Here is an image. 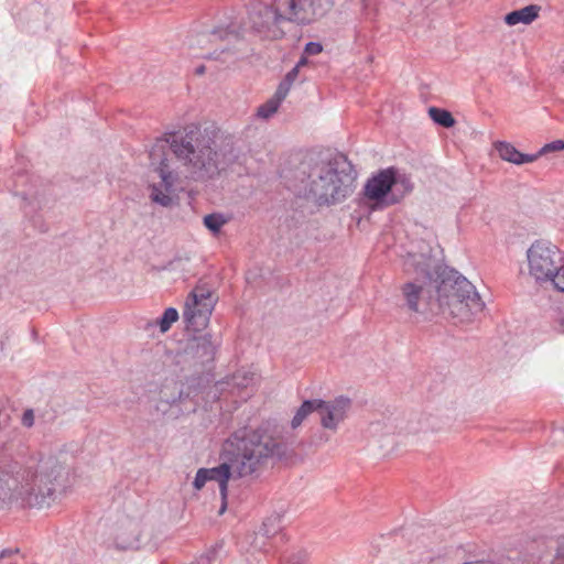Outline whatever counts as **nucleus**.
<instances>
[{
	"instance_id": "obj_1",
	"label": "nucleus",
	"mask_w": 564,
	"mask_h": 564,
	"mask_svg": "<svg viewBox=\"0 0 564 564\" xmlns=\"http://www.w3.org/2000/svg\"><path fill=\"white\" fill-rule=\"evenodd\" d=\"M172 154L194 181L218 176L239 158L232 137H220L214 126L188 124L183 130L158 138L149 151L152 165L158 164L161 181L151 185V199L169 207L176 196L178 174L172 166Z\"/></svg>"
},
{
	"instance_id": "obj_2",
	"label": "nucleus",
	"mask_w": 564,
	"mask_h": 564,
	"mask_svg": "<svg viewBox=\"0 0 564 564\" xmlns=\"http://www.w3.org/2000/svg\"><path fill=\"white\" fill-rule=\"evenodd\" d=\"M294 435L284 436L269 422L258 429L243 427L234 432L223 444L220 464L207 470L209 481L218 484L223 514L227 508L228 482L231 478L259 477L273 458L281 459L294 451Z\"/></svg>"
},
{
	"instance_id": "obj_3",
	"label": "nucleus",
	"mask_w": 564,
	"mask_h": 564,
	"mask_svg": "<svg viewBox=\"0 0 564 564\" xmlns=\"http://www.w3.org/2000/svg\"><path fill=\"white\" fill-rule=\"evenodd\" d=\"M69 469L55 457L22 465L7 455L0 457V510L50 508L66 490Z\"/></svg>"
},
{
	"instance_id": "obj_4",
	"label": "nucleus",
	"mask_w": 564,
	"mask_h": 564,
	"mask_svg": "<svg viewBox=\"0 0 564 564\" xmlns=\"http://www.w3.org/2000/svg\"><path fill=\"white\" fill-rule=\"evenodd\" d=\"M284 178L288 188L296 196L322 207L339 204L351 195L356 171L341 153L308 152Z\"/></svg>"
},
{
	"instance_id": "obj_5",
	"label": "nucleus",
	"mask_w": 564,
	"mask_h": 564,
	"mask_svg": "<svg viewBox=\"0 0 564 564\" xmlns=\"http://www.w3.org/2000/svg\"><path fill=\"white\" fill-rule=\"evenodd\" d=\"M425 263V292L427 310L457 322H470L485 304L475 286L458 271L445 264L444 250L435 243Z\"/></svg>"
},
{
	"instance_id": "obj_6",
	"label": "nucleus",
	"mask_w": 564,
	"mask_h": 564,
	"mask_svg": "<svg viewBox=\"0 0 564 564\" xmlns=\"http://www.w3.org/2000/svg\"><path fill=\"white\" fill-rule=\"evenodd\" d=\"M529 273L535 282L551 283L552 286L564 292V257L553 243L538 240L527 251Z\"/></svg>"
},
{
	"instance_id": "obj_7",
	"label": "nucleus",
	"mask_w": 564,
	"mask_h": 564,
	"mask_svg": "<svg viewBox=\"0 0 564 564\" xmlns=\"http://www.w3.org/2000/svg\"><path fill=\"white\" fill-rule=\"evenodd\" d=\"M412 189L409 180L401 177L395 167L380 170L364 186V197L373 210L398 204Z\"/></svg>"
},
{
	"instance_id": "obj_8",
	"label": "nucleus",
	"mask_w": 564,
	"mask_h": 564,
	"mask_svg": "<svg viewBox=\"0 0 564 564\" xmlns=\"http://www.w3.org/2000/svg\"><path fill=\"white\" fill-rule=\"evenodd\" d=\"M161 535L152 525L142 524L132 519L121 521L115 535V545L118 550H156Z\"/></svg>"
},
{
	"instance_id": "obj_9",
	"label": "nucleus",
	"mask_w": 564,
	"mask_h": 564,
	"mask_svg": "<svg viewBox=\"0 0 564 564\" xmlns=\"http://www.w3.org/2000/svg\"><path fill=\"white\" fill-rule=\"evenodd\" d=\"M216 303L214 294L204 288L196 286L187 296L183 318L187 329L198 332L209 322Z\"/></svg>"
},
{
	"instance_id": "obj_10",
	"label": "nucleus",
	"mask_w": 564,
	"mask_h": 564,
	"mask_svg": "<svg viewBox=\"0 0 564 564\" xmlns=\"http://www.w3.org/2000/svg\"><path fill=\"white\" fill-rule=\"evenodd\" d=\"M283 7L288 22L305 26L323 19L334 7V0H285Z\"/></svg>"
},
{
	"instance_id": "obj_11",
	"label": "nucleus",
	"mask_w": 564,
	"mask_h": 564,
	"mask_svg": "<svg viewBox=\"0 0 564 564\" xmlns=\"http://www.w3.org/2000/svg\"><path fill=\"white\" fill-rule=\"evenodd\" d=\"M220 346L219 337L207 333L200 336H194L188 339L184 351L183 361L202 372L210 370L215 360L217 348Z\"/></svg>"
},
{
	"instance_id": "obj_12",
	"label": "nucleus",
	"mask_w": 564,
	"mask_h": 564,
	"mask_svg": "<svg viewBox=\"0 0 564 564\" xmlns=\"http://www.w3.org/2000/svg\"><path fill=\"white\" fill-rule=\"evenodd\" d=\"M317 403L321 426L333 433L338 431L352 406L351 399L346 395H338L332 400L317 399Z\"/></svg>"
},
{
	"instance_id": "obj_13",
	"label": "nucleus",
	"mask_w": 564,
	"mask_h": 564,
	"mask_svg": "<svg viewBox=\"0 0 564 564\" xmlns=\"http://www.w3.org/2000/svg\"><path fill=\"white\" fill-rule=\"evenodd\" d=\"M181 386L185 402L183 411L188 413L196 412L197 408L208 403L214 389L203 375L191 377L186 383H181Z\"/></svg>"
},
{
	"instance_id": "obj_14",
	"label": "nucleus",
	"mask_w": 564,
	"mask_h": 564,
	"mask_svg": "<svg viewBox=\"0 0 564 564\" xmlns=\"http://www.w3.org/2000/svg\"><path fill=\"white\" fill-rule=\"evenodd\" d=\"M284 7L278 9L273 6L260 4L253 11V26L258 31L270 30L272 26L279 25L281 22L286 21L283 17Z\"/></svg>"
},
{
	"instance_id": "obj_15",
	"label": "nucleus",
	"mask_w": 564,
	"mask_h": 564,
	"mask_svg": "<svg viewBox=\"0 0 564 564\" xmlns=\"http://www.w3.org/2000/svg\"><path fill=\"white\" fill-rule=\"evenodd\" d=\"M494 148L498 152L501 160L516 165L532 163L536 161V155L521 153L512 143L507 141H496L494 143Z\"/></svg>"
},
{
	"instance_id": "obj_16",
	"label": "nucleus",
	"mask_w": 564,
	"mask_h": 564,
	"mask_svg": "<svg viewBox=\"0 0 564 564\" xmlns=\"http://www.w3.org/2000/svg\"><path fill=\"white\" fill-rule=\"evenodd\" d=\"M160 402L158 409H161V405L172 406V405H181V409L184 408V394L182 391V386L176 381L166 382L160 390L159 393Z\"/></svg>"
},
{
	"instance_id": "obj_17",
	"label": "nucleus",
	"mask_w": 564,
	"mask_h": 564,
	"mask_svg": "<svg viewBox=\"0 0 564 564\" xmlns=\"http://www.w3.org/2000/svg\"><path fill=\"white\" fill-rule=\"evenodd\" d=\"M540 7L535 4L527 6L520 10H514L506 14L505 22L508 25L518 23L530 24L539 17Z\"/></svg>"
},
{
	"instance_id": "obj_18",
	"label": "nucleus",
	"mask_w": 564,
	"mask_h": 564,
	"mask_svg": "<svg viewBox=\"0 0 564 564\" xmlns=\"http://www.w3.org/2000/svg\"><path fill=\"white\" fill-rule=\"evenodd\" d=\"M229 36L237 37V33L230 31L228 28H216L212 31H204L196 35V43L200 46L206 44L216 43L218 41H224Z\"/></svg>"
},
{
	"instance_id": "obj_19",
	"label": "nucleus",
	"mask_w": 564,
	"mask_h": 564,
	"mask_svg": "<svg viewBox=\"0 0 564 564\" xmlns=\"http://www.w3.org/2000/svg\"><path fill=\"white\" fill-rule=\"evenodd\" d=\"M317 399L304 400L302 404L297 408L293 419L291 420V429H297L310 414L316 412L317 413Z\"/></svg>"
},
{
	"instance_id": "obj_20",
	"label": "nucleus",
	"mask_w": 564,
	"mask_h": 564,
	"mask_svg": "<svg viewBox=\"0 0 564 564\" xmlns=\"http://www.w3.org/2000/svg\"><path fill=\"white\" fill-rule=\"evenodd\" d=\"M422 285L408 282L402 286V294L410 311L419 313V301L421 297Z\"/></svg>"
},
{
	"instance_id": "obj_21",
	"label": "nucleus",
	"mask_w": 564,
	"mask_h": 564,
	"mask_svg": "<svg viewBox=\"0 0 564 564\" xmlns=\"http://www.w3.org/2000/svg\"><path fill=\"white\" fill-rule=\"evenodd\" d=\"M427 115L435 124L442 128L449 129L456 124V120L452 112L444 108L430 107L427 109Z\"/></svg>"
},
{
	"instance_id": "obj_22",
	"label": "nucleus",
	"mask_w": 564,
	"mask_h": 564,
	"mask_svg": "<svg viewBox=\"0 0 564 564\" xmlns=\"http://www.w3.org/2000/svg\"><path fill=\"white\" fill-rule=\"evenodd\" d=\"M283 528L282 516L279 513L271 514L265 518L259 533L265 538H272Z\"/></svg>"
},
{
	"instance_id": "obj_23",
	"label": "nucleus",
	"mask_w": 564,
	"mask_h": 564,
	"mask_svg": "<svg viewBox=\"0 0 564 564\" xmlns=\"http://www.w3.org/2000/svg\"><path fill=\"white\" fill-rule=\"evenodd\" d=\"M423 254L420 253H408L403 259V270L408 274L422 273L423 272Z\"/></svg>"
},
{
	"instance_id": "obj_24",
	"label": "nucleus",
	"mask_w": 564,
	"mask_h": 564,
	"mask_svg": "<svg viewBox=\"0 0 564 564\" xmlns=\"http://www.w3.org/2000/svg\"><path fill=\"white\" fill-rule=\"evenodd\" d=\"M282 101L283 100L280 99L276 95H273L269 100H267L258 108L257 116L262 119H269L278 111Z\"/></svg>"
},
{
	"instance_id": "obj_25",
	"label": "nucleus",
	"mask_w": 564,
	"mask_h": 564,
	"mask_svg": "<svg viewBox=\"0 0 564 564\" xmlns=\"http://www.w3.org/2000/svg\"><path fill=\"white\" fill-rule=\"evenodd\" d=\"M203 223L209 231L218 234L221 227L227 223V218L220 213H213L206 215Z\"/></svg>"
},
{
	"instance_id": "obj_26",
	"label": "nucleus",
	"mask_w": 564,
	"mask_h": 564,
	"mask_svg": "<svg viewBox=\"0 0 564 564\" xmlns=\"http://www.w3.org/2000/svg\"><path fill=\"white\" fill-rule=\"evenodd\" d=\"M178 319V312L174 307H169L164 311L161 318L158 319L156 324L160 327L162 333H165L170 329L173 323Z\"/></svg>"
},
{
	"instance_id": "obj_27",
	"label": "nucleus",
	"mask_w": 564,
	"mask_h": 564,
	"mask_svg": "<svg viewBox=\"0 0 564 564\" xmlns=\"http://www.w3.org/2000/svg\"><path fill=\"white\" fill-rule=\"evenodd\" d=\"M223 545V542L216 543L206 553L202 554L198 558H196V561L193 562L192 564H213V562L219 557Z\"/></svg>"
},
{
	"instance_id": "obj_28",
	"label": "nucleus",
	"mask_w": 564,
	"mask_h": 564,
	"mask_svg": "<svg viewBox=\"0 0 564 564\" xmlns=\"http://www.w3.org/2000/svg\"><path fill=\"white\" fill-rule=\"evenodd\" d=\"M564 150V141L563 140H555L550 143L544 144L536 153H533L532 155H536V160L541 158L544 154H547L550 152H557Z\"/></svg>"
},
{
	"instance_id": "obj_29",
	"label": "nucleus",
	"mask_w": 564,
	"mask_h": 564,
	"mask_svg": "<svg viewBox=\"0 0 564 564\" xmlns=\"http://www.w3.org/2000/svg\"><path fill=\"white\" fill-rule=\"evenodd\" d=\"M19 549H6L0 552V564H18Z\"/></svg>"
},
{
	"instance_id": "obj_30",
	"label": "nucleus",
	"mask_w": 564,
	"mask_h": 564,
	"mask_svg": "<svg viewBox=\"0 0 564 564\" xmlns=\"http://www.w3.org/2000/svg\"><path fill=\"white\" fill-rule=\"evenodd\" d=\"M423 561V551L421 550L420 543L415 546L414 550L409 551L402 562L403 564H422Z\"/></svg>"
},
{
	"instance_id": "obj_31",
	"label": "nucleus",
	"mask_w": 564,
	"mask_h": 564,
	"mask_svg": "<svg viewBox=\"0 0 564 564\" xmlns=\"http://www.w3.org/2000/svg\"><path fill=\"white\" fill-rule=\"evenodd\" d=\"M209 473H214V471L213 470H207V468H199L197 470L196 476H195L194 481H193V486H194L195 489L200 490L205 486V484L207 481H209L208 480V474Z\"/></svg>"
},
{
	"instance_id": "obj_32",
	"label": "nucleus",
	"mask_w": 564,
	"mask_h": 564,
	"mask_svg": "<svg viewBox=\"0 0 564 564\" xmlns=\"http://www.w3.org/2000/svg\"><path fill=\"white\" fill-rule=\"evenodd\" d=\"M306 558V554L302 551L292 553L288 557L281 560L280 564H303Z\"/></svg>"
},
{
	"instance_id": "obj_33",
	"label": "nucleus",
	"mask_w": 564,
	"mask_h": 564,
	"mask_svg": "<svg viewBox=\"0 0 564 564\" xmlns=\"http://www.w3.org/2000/svg\"><path fill=\"white\" fill-rule=\"evenodd\" d=\"M292 85H293V83L286 82V79L283 78L281 80V83L279 84L274 95H276L280 99L284 100L285 97L288 96Z\"/></svg>"
},
{
	"instance_id": "obj_34",
	"label": "nucleus",
	"mask_w": 564,
	"mask_h": 564,
	"mask_svg": "<svg viewBox=\"0 0 564 564\" xmlns=\"http://www.w3.org/2000/svg\"><path fill=\"white\" fill-rule=\"evenodd\" d=\"M21 424L26 427V429H30L34 425V411L33 409H26L23 414H22V417H21Z\"/></svg>"
},
{
	"instance_id": "obj_35",
	"label": "nucleus",
	"mask_w": 564,
	"mask_h": 564,
	"mask_svg": "<svg viewBox=\"0 0 564 564\" xmlns=\"http://www.w3.org/2000/svg\"><path fill=\"white\" fill-rule=\"evenodd\" d=\"M323 45L318 42H308L305 44L304 54L306 55H317L322 53Z\"/></svg>"
},
{
	"instance_id": "obj_36",
	"label": "nucleus",
	"mask_w": 564,
	"mask_h": 564,
	"mask_svg": "<svg viewBox=\"0 0 564 564\" xmlns=\"http://www.w3.org/2000/svg\"><path fill=\"white\" fill-rule=\"evenodd\" d=\"M424 241H427V242H429V248H430V249H431V248H433V247H435V243H437V245L440 246V243H438V241H437L436 236L431 237V235H429V237H427V238H424ZM431 254H432V251H431V250L429 251V254H426V253H425V263H427V261H429V257H430Z\"/></svg>"
},
{
	"instance_id": "obj_37",
	"label": "nucleus",
	"mask_w": 564,
	"mask_h": 564,
	"mask_svg": "<svg viewBox=\"0 0 564 564\" xmlns=\"http://www.w3.org/2000/svg\"><path fill=\"white\" fill-rule=\"evenodd\" d=\"M299 74H300V72L297 70V68H292L290 72L286 73L284 78L286 79V82H291L294 84V82L299 77Z\"/></svg>"
},
{
	"instance_id": "obj_38",
	"label": "nucleus",
	"mask_w": 564,
	"mask_h": 564,
	"mask_svg": "<svg viewBox=\"0 0 564 564\" xmlns=\"http://www.w3.org/2000/svg\"><path fill=\"white\" fill-rule=\"evenodd\" d=\"M307 63H308L307 57L303 55V56L299 59V62L296 63V65H295L293 68H297V70L300 72L301 67H303V66L307 65Z\"/></svg>"
},
{
	"instance_id": "obj_39",
	"label": "nucleus",
	"mask_w": 564,
	"mask_h": 564,
	"mask_svg": "<svg viewBox=\"0 0 564 564\" xmlns=\"http://www.w3.org/2000/svg\"><path fill=\"white\" fill-rule=\"evenodd\" d=\"M555 556L560 557V558H564V539L560 542Z\"/></svg>"
},
{
	"instance_id": "obj_40",
	"label": "nucleus",
	"mask_w": 564,
	"mask_h": 564,
	"mask_svg": "<svg viewBox=\"0 0 564 564\" xmlns=\"http://www.w3.org/2000/svg\"><path fill=\"white\" fill-rule=\"evenodd\" d=\"M217 51H218V50H215L214 52H209V53H207V54H203V55H202V57H204V58H209V59H212V58H217V56H218Z\"/></svg>"
},
{
	"instance_id": "obj_41",
	"label": "nucleus",
	"mask_w": 564,
	"mask_h": 564,
	"mask_svg": "<svg viewBox=\"0 0 564 564\" xmlns=\"http://www.w3.org/2000/svg\"><path fill=\"white\" fill-rule=\"evenodd\" d=\"M329 435L327 433H322L319 436H318V442L319 443H327L329 441Z\"/></svg>"
},
{
	"instance_id": "obj_42",
	"label": "nucleus",
	"mask_w": 564,
	"mask_h": 564,
	"mask_svg": "<svg viewBox=\"0 0 564 564\" xmlns=\"http://www.w3.org/2000/svg\"><path fill=\"white\" fill-rule=\"evenodd\" d=\"M557 330L561 333V334H564V316L561 317L557 322Z\"/></svg>"
},
{
	"instance_id": "obj_43",
	"label": "nucleus",
	"mask_w": 564,
	"mask_h": 564,
	"mask_svg": "<svg viewBox=\"0 0 564 564\" xmlns=\"http://www.w3.org/2000/svg\"><path fill=\"white\" fill-rule=\"evenodd\" d=\"M205 70H206L205 65H199L198 67H196L195 74L196 75H203L205 73Z\"/></svg>"
},
{
	"instance_id": "obj_44",
	"label": "nucleus",
	"mask_w": 564,
	"mask_h": 564,
	"mask_svg": "<svg viewBox=\"0 0 564 564\" xmlns=\"http://www.w3.org/2000/svg\"><path fill=\"white\" fill-rule=\"evenodd\" d=\"M550 564H564V558L556 557Z\"/></svg>"
},
{
	"instance_id": "obj_45",
	"label": "nucleus",
	"mask_w": 564,
	"mask_h": 564,
	"mask_svg": "<svg viewBox=\"0 0 564 564\" xmlns=\"http://www.w3.org/2000/svg\"><path fill=\"white\" fill-rule=\"evenodd\" d=\"M248 378L243 377V382H237V386H247L248 384Z\"/></svg>"
},
{
	"instance_id": "obj_46",
	"label": "nucleus",
	"mask_w": 564,
	"mask_h": 564,
	"mask_svg": "<svg viewBox=\"0 0 564 564\" xmlns=\"http://www.w3.org/2000/svg\"><path fill=\"white\" fill-rule=\"evenodd\" d=\"M217 398H218V395H217V392L215 391V392L213 393L212 399H213V401H215Z\"/></svg>"
},
{
	"instance_id": "obj_47",
	"label": "nucleus",
	"mask_w": 564,
	"mask_h": 564,
	"mask_svg": "<svg viewBox=\"0 0 564 564\" xmlns=\"http://www.w3.org/2000/svg\"><path fill=\"white\" fill-rule=\"evenodd\" d=\"M226 48H227V47L221 46V47H220V50H219V52H220V53H224V52L226 51Z\"/></svg>"
}]
</instances>
